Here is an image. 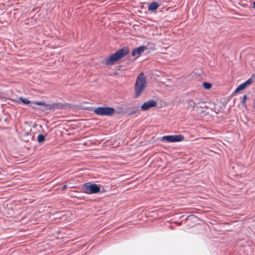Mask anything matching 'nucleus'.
Wrapping results in <instances>:
<instances>
[{
  "label": "nucleus",
  "instance_id": "obj_1",
  "mask_svg": "<svg viewBox=\"0 0 255 255\" xmlns=\"http://www.w3.org/2000/svg\"><path fill=\"white\" fill-rule=\"evenodd\" d=\"M146 86V80L143 73H140L137 77L134 85L135 97H138Z\"/></svg>",
  "mask_w": 255,
  "mask_h": 255
},
{
  "label": "nucleus",
  "instance_id": "obj_2",
  "mask_svg": "<svg viewBox=\"0 0 255 255\" xmlns=\"http://www.w3.org/2000/svg\"><path fill=\"white\" fill-rule=\"evenodd\" d=\"M128 48L127 47H124L117 51L115 53L111 55L108 58L106 59L105 63L107 65L113 64L123 56L128 54Z\"/></svg>",
  "mask_w": 255,
  "mask_h": 255
},
{
  "label": "nucleus",
  "instance_id": "obj_3",
  "mask_svg": "<svg viewBox=\"0 0 255 255\" xmlns=\"http://www.w3.org/2000/svg\"><path fill=\"white\" fill-rule=\"evenodd\" d=\"M82 189L84 193L88 194L103 192V191L100 190L101 187L100 185L91 182H87L84 184L82 186Z\"/></svg>",
  "mask_w": 255,
  "mask_h": 255
},
{
  "label": "nucleus",
  "instance_id": "obj_4",
  "mask_svg": "<svg viewBox=\"0 0 255 255\" xmlns=\"http://www.w3.org/2000/svg\"><path fill=\"white\" fill-rule=\"evenodd\" d=\"M115 109L109 107H99L94 112L97 115L102 116H110L115 113Z\"/></svg>",
  "mask_w": 255,
  "mask_h": 255
},
{
  "label": "nucleus",
  "instance_id": "obj_5",
  "mask_svg": "<svg viewBox=\"0 0 255 255\" xmlns=\"http://www.w3.org/2000/svg\"><path fill=\"white\" fill-rule=\"evenodd\" d=\"M184 136L181 134L165 135L161 137V141H165L167 142H177L182 141Z\"/></svg>",
  "mask_w": 255,
  "mask_h": 255
},
{
  "label": "nucleus",
  "instance_id": "obj_6",
  "mask_svg": "<svg viewBox=\"0 0 255 255\" xmlns=\"http://www.w3.org/2000/svg\"><path fill=\"white\" fill-rule=\"evenodd\" d=\"M71 108V105L66 103H54L49 104V110H61Z\"/></svg>",
  "mask_w": 255,
  "mask_h": 255
},
{
  "label": "nucleus",
  "instance_id": "obj_7",
  "mask_svg": "<svg viewBox=\"0 0 255 255\" xmlns=\"http://www.w3.org/2000/svg\"><path fill=\"white\" fill-rule=\"evenodd\" d=\"M156 102L154 100H150L142 104L141 106V110L142 111H147L151 108L154 107L156 105Z\"/></svg>",
  "mask_w": 255,
  "mask_h": 255
},
{
  "label": "nucleus",
  "instance_id": "obj_8",
  "mask_svg": "<svg viewBox=\"0 0 255 255\" xmlns=\"http://www.w3.org/2000/svg\"><path fill=\"white\" fill-rule=\"evenodd\" d=\"M253 82L252 77H251L244 83L240 84L235 90V93H237L239 92L244 90L248 85L251 84Z\"/></svg>",
  "mask_w": 255,
  "mask_h": 255
},
{
  "label": "nucleus",
  "instance_id": "obj_9",
  "mask_svg": "<svg viewBox=\"0 0 255 255\" xmlns=\"http://www.w3.org/2000/svg\"><path fill=\"white\" fill-rule=\"evenodd\" d=\"M146 49L147 47L145 46H139L132 51L131 55L132 56L137 58Z\"/></svg>",
  "mask_w": 255,
  "mask_h": 255
},
{
  "label": "nucleus",
  "instance_id": "obj_10",
  "mask_svg": "<svg viewBox=\"0 0 255 255\" xmlns=\"http://www.w3.org/2000/svg\"><path fill=\"white\" fill-rule=\"evenodd\" d=\"M14 102H17L18 104H20V103H22L24 105H27L30 106V104L31 103V102L28 99L23 98L22 97H20L18 98L17 99H16L15 100H13Z\"/></svg>",
  "mask_w": 255,
  "mask_h": 255
},
{
  "label": "nucleus",
  "instance_id": "obj_11",
  "mask_svg": "<svg viewBox=\"0 0 255 255\" xmlns=\"http://www.w3.org/2000/svg\"><path fill=\"white\" fill-rule=\"evenodd\" d=\"M160 6V4L156 1H153L148 4V10L152 11L155 10Z\"/></svg>",
  "mask_w": 255,
  "mask_h": 255
},
{
  "label": "nucleus",
  "instance_id": "obj_12",
  "mask_svg": "<svg viewBox=\"0 0 255 255\" xmlns=\"http://www.w3.org/2000/svg\"><path fill=\"white\" fill-rule=\"evenodd\" d=\"M138 111V110L137 107H133L131 108V110L129 112H127V114L128 116L136 114Z\"/></svg>",
  "mask_w": 255,
  "mask_h": 255
},
{
  "label": "nucleus",
  "instance_id": "obj_13",
  "mask_svg": "<svg viewBox=\"0 0 255 255\" xmlns=\"http://www.w3.org/2000/svg\"><path fill=\"white\" fill-rule=\"evenodd\" d=\"M45 140V137L43 134L40 133L38 135L37 141L39 143L43 142Z\"/></svg>",
  "mask_w": 255,
  "mask_h": 255
},
{
  "label": "nucleus",
  "instance_id": "obj_14",
  "mask_svg": "<svg viewBox=\"0 0 255 255\" xmlns=\"http://www.w3.org/2000/svg\"><path fill=\"white\" fill-rule=\"evenodd\" d=\"M203 87L205 89L209 90L211 88L212 85L210 83L204 82L203 83Z\"/></svg>",
  "mask_w": 255,
  "mask_h": 255
},
{
  "label": "nucleus",
  "instance_id": "obj_15",
  "mask_svg": "<svg viewBox=\"0 0 255 255\" xmlns=\"http://www.w3.org/2000/svg\"><path fill=\"white\" fill-rule=\"evenodd\" d=\"M195 103L192 100H189L188 108H192V109H194L195 107Z\"/></svg>",
  "mask_w": 255,
  "mask_h": 255
},
{
  "label": "nucleus",
  "instance_id": "obj_16",
  "mask_svg": "<svg viewBox=\"0 0 255 255\" xmlns=\"http://www.w3.org/2000/svg\"><path fill=\"white\" fill-rule=\"evenodd\" d=\"M37 105H44L45 106H47L48 104L45 103H43L42 102H37L35 103Z\"/></svg>",
  "mask_w": 255,
  "mask_h": 255
},
{
  "label": "nucleus",
  "instance_id": "obj_17",
  "mask_svg": "<svg viewBox=\"0 0 255 255\" xmlns=\"http://www.w3.org/2000/svg\"><path fill=\"white\" fill-rule=\"evenodd\" d=\"M247 98H248L247 96L246 95H245L243 98L242 101H241V103L242 104H244L246 100L247 99Z\"/></svg>",
  "mask_w": 255,
  "mask_h": 255
},
{
  "label": "nucleus",
  "instance_id": "obj_18",
  "mask_svg": "<svg viewBox=\"0 0 255 255\" xmlns=\"http://www.w3.org/2000/svg\"><path fill=\"white\" fill-rule=\"evenodd\" d=\"M29 135L31 136V134L30 133V132H26L24 133V136H29Z\"/></svg>",
  "mask_w": 255,
  "mask_h": 255
},
{
  "label": "nucleus",
  "instance_id": "obj_19",
  "mask_svg": "<svg viewBox=\"0 0 255 255\" xmlns=\"http://www.w3.org/2000/svg\"><path fill=\"white\" fill-rule=\"evenodd\" d=\"M66 187H67V185H63V186L62 187V188H61V190H64L65 189H66Z\"/></svg>",
  "mask_w": 255,
  "mask_h": 255
},
{
  "label": "nucleus",
  "instance_id": "obj_20",
  "mask_svg": "<svg viewBox=\"0 0 255 255\" xmlns=\"http://www.w3.org/2000/svg\"><path fill=\"white\" fill-rule=\"evenodd\" d=\"M175 223L178 226H180L181 225V222H175Z\"/></svg>",
  "mask_w": 255,
  "mask_h": 255
},
{
  "label": "nucleus",
  "instance_id": "obj_21",
  "mask_svg": "<svg viewBox=\"0 0 255 255\" xmlns=\"http://www.w3.org/2000/svg\"><path fill=\"white\" fill-rule=\"evenodd\" d=\"M253 7L254 8H255V1L254 2V3H253Z\"/></svg>",
  "mask_w": 255,
  "mask_h": 255
},
{
  "label": "nucleus",
  "instance_id": "obj_22",
  "mask_svg": "<svg viewBox=\"0 0 255 255\" xmlns=\"http://www.w3.org/2000/svg\"><path fill=\"white\" fill-rule=\"evenodd\" d=\"M190 216L191 217H196L195 215H192L189 216V217H190Z\"/></svg>",
  "mask_w": 255,
  "mask_h": 255
},
{
  "label": "nucleus",
  "instance_id": "obj_23",
  "mask_svg": "<svg viewBox=\"0 0 255 255\" xmlns=\"http://www.w3.org/2000/svg\"><path fill=\"white\" fill-rule=\"evenodd\" d=\"M45 126H46V128H48V125L47 124H46Z\"/></svg>",
  "mask_w": 255,
  "mask_h": 255
},
{
  "label": "nucleus",
  "instance_id": "obj_24",
  "mask_svg": "<svg viewBox=\"0 0 255 255\" xmlns=\"http://www.w3.org/2000/svg\"><path fill=\"white\" fill-rule=\"evenodd\" d=\"M170 228L171 229H173V227H172V226H170Z\"/></svg>",
  "mask_w": 255,
  "mask_h": 255
}]
</instances>
